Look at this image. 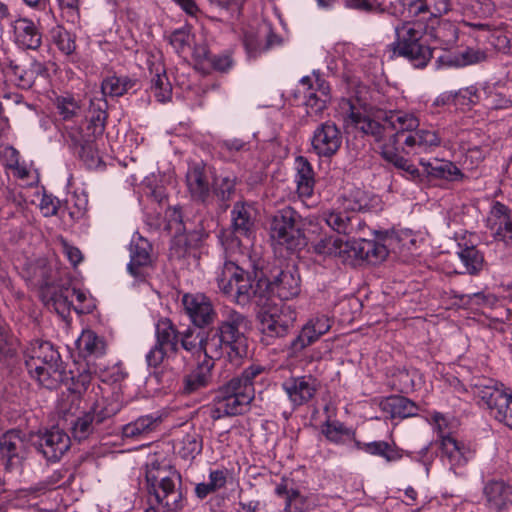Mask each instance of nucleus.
I'll list each match as a JSON object with an SVG mask.
<instances>
[{
  "label": "nucleus",
  "mask_w": 512,
  "mask_h": 512,
  "mask_svg": "<svg viewBox=\"0 0 512 512\" xmlns=\"http://www.w3.org/2000/svg\"><path fill=\"white\" fill-rule=\"evenodd\" d=\"M350 123L375 141L390 144L400 148V137L415 130L419 126L418 119L412 114L389 111L382 121H376L366 114L365 109L359 108L351 99L342 102Z\"/></svg>",
  "instance_id": "1"
},
{
  "label": "nucleus",
  "mask_w": 512,
  "mask_h": 512,
  "mask_svg": "<svg viewBox=\"0 0 512 512\" xmlns=\"http://www.w3.org/2000/svg\"><path fill=\"white\" fill-rule=\"evenodd\" d=\"M248 317L233 308H225L216 329L209 330L208 351L216 359L224 358L237 366L247 354Z\"/></svg>",
  "instance_id": "2"
},
{
  "label": "nucleus",
  "mask_w": 512,
  "mask_h": 512,
  "mask_svg": "<svg viewBox=\"0 0 512 512\" xmlns=\"http://www.w3.org/2000/svg\"><path fill=\"white\" fill-rule=\"evenodd\" d=\"M146 481L149 493L155 497V505L146 512H179L186 505L181 475L157 460L146 464Z\"/></svg>",
  "instance_id": "3"
},
{
  "label": "nucleus",
  "mask_w": 512,
  "mask_h": 512,
  "mask_svg": "<svg viewBox=\"0 0 512 512\" xmlns=\"http://www.w3.org/2000/svg\"><path fill=\"white\" fill-rule=\"evenodd\" d=\"M175 225V235L171 240L170 256L181 259L199 248L208 237V233L199 216H193L192 211L174 207L170 214V226Z\"/></svg>",
  "instance_id": "4"
},
{
  "label": "nucleus",
  "mask_w": 512,
  "mask_h": 512,
  "mask_svg": "<svg viewBox=\"0 0 512 512\" xmlns=\"http://www.w3.org/2000/svg\"><path fill=\"white\" fill-rule=\"evenodd\" d=\"M395 40L388 45L392 57L406 59L414 68L422 69L433 57L430 46L421 42L423 32L411 21L399 23L394 28Z\"/></svg>",
  "instance_id": "5"
},
{
  "label": "nucleus",
  "mask_w": 512,
  "mask_h": 512,
  "mask_svg": "<svg viewBox=\"0 0 512 512\" xmlns=\"http://www.w3.org/2000/svg\"><path fill=\"white\" fill-rule=\"evenodd\" d=\"M270 237L288 251L301 250L306 245L301 215L291 206L277 210L270 219Z\"/></svg>",
  "instance_id": "6"
},
{
  "label": "nucleus",
  "mask_w": 512,
  "mask_h": 512,
  "mask_svg": "<svg viewBox=\"0 0 512 512\" xmlns=\"http://www.w3.org/2000/svg\"><path fill=\"white\" fill-rule=\"evenodd\" d=\"M254 399L249 386L243 388L229 380L220 386L213 398L210 417L216 421L225 417L237 416L245 413Z\"/></svg>",
  "instance_id": "7"
},
{
  "label": "nucleus",
  "mask_w": 512,
  "mask_h": 512,
  "mask_svg": "<svg viewBox=\"0 0 512 512\" xmlns=\"http://www.w3.org/2000/svg\"><path fill=\"white\" fill-rule=\"evenodd\" d=\"M473 393L491 417L512 429V392L492 380H484L474 385Z\"/></svg>",
  "instance_id": "8"
},
{
  "label": "nucleus",
  "mask_w": 512,
  "mask_h": 512,
  "mask_svg": "<svg viewBox=\"0 0 512 512\" xmlns=\"http://www.w3.org/2000/svg\"><path fill=\"white\" fill-rule=\"evenodd\" d=\"M259 315L260 330L265 338L276 339L288 335L294 327L296 313L289 306L280 308L269 305Z\"/></svg>",
  "instance_id": "9"
},
{
  "label": "nucleus",
  "mask_w": 512,
  "mask_h": 512,
  "mask_svg": "<svg viewBox=\"0 0 512 512\" xmlns=\"http://www.w3.org/2000/svg\"><path fill=\"white\" fill-rule=\"evenodd\" d=\"M433 419L437 424L439 431H441L440 422L445 420L443 415L436 413L433 416ZM439 437L441 458L443 461H447L450 469L453 470L454 473H456L458 468L466 466L474 457L475 452L463 441L457 440L450 434L443 435L442 432H440Z\"/></svg>",
  "instance_id": "10"
},
{
  "label": "nucleus",
  "mask_w": 512,
  "mask_h": 512,
  "mask_svg": "<svg viewBox=\"0 0 512 512\" xmlns=\"http://www.w3.org/2000/svg\"><path fill=\"white\" fill-rule=\"evenodd\" d=\"M130 261L127 265L129 274L137 282H145L152 268V245L140 234L132 237L130 246Z\"/></svg>",
  "instance_id": "11"
},
{
  "label": "nucleus",
  "mask_w": 512,
  "mask_h": 512,
  "mask_svg": "<svg viewBox=\"0 0 512 512\" xmlns=\"http://www.w3.org/2000/svg\"><path fill=\"white\" fill-rule=\"evenodd\" d=\"M233 297L238 305L254 304L265 308L269 302V283L262 279L253 280L250 272L249 275H241Z\"/></svg>",
  "instance_id": "12"
},
{
  "label": "nucleus",
  "mask_w": 512,
  "mask_h": 512,
  "mask_svg": "<svg viewBox=\"0 0 512 512\" xmlns=\"http://www.w3.org/2000/svg\"><path fill=\"white\" fill-rule=\"evenodd\" d=\"M182 305L192 324L199 329L212 325L217 318L212 301L202 293L184 294Z\"/></svg>",
  "instance_id": "13"
},
{
  "label": "nucleus",
  "mask_w": 512,
  "mask_h": 512,
  "mask_svg": "<svg viewBox=\"0 0 512 512\" xmlns=\"http://www.w3.org/2000/svg\"><path fill=\"white\" fill-rule=\"evenodd\" d=\"M342 133L332 121L316 127L311 138L312 151L320 158H332L342 145Z\"/></svg>",
  "instance_id": "14"
},
{
  "label": "nucleus",
  "mask_w": 512,
  "mask_h": 512,
  "mask_svg": "<svg viewBox=\"0 0 512 512\" xmlns=\"http://www.w3.org/2000/svg\"><path fill=\"white\" fill-rule=\"evenodd\" d=\"M70 442L64 431L53 428L38 434L33 445L47 461L56 462L68 451Z\"/></svg>",
  "instance_id": "15"
},
{
  "label": "nucleus",
  "mask_w": 512,
  "mask_h": 512,
  "mask_svg": "<svg viewBox=\"0 0 512 512\" xmlns=\"http://www.w3.org/2000/svg\"><path fill=\"white\" fill-rule=\"evenodd\" d=\"M319 387V381L311 375L290 377L282 383V388L294 408L310 402Z\"/></svg>",
  "instance_id": "16"
},
{
  "label": "nucleus",
  "mask_w": 512,
  "mask_h": 512,
  "mask_svg": "<svg viewBox=\"0 0 512 512\" xmlns=\"http://www.w3.org/2000/svg\"><path fill=\"white\" fill-rule=\"evenodd\" d=\"M25 365L28 370H39L42 366L52 369L61 366L62 360L58 350L50 342L36 340L27 348Z\"/></svg>",
  "instance_id": "17"
},
{
  "label": "nucleus",
  "mask_w": 512,
  "mask_h": 512,
  "mask_svg": "<svg viewBox=\"0 0 512 512\" xmlns=\"http://www.w3.org/2000/svg\"><path fill=\"white\" fill-rule=\"evenodd\" d=\"M27 444L18 430H9L0 438L1 459L5 461L6 469L19 467L25 459Z\"/></svg>",
  "instance_id": "18"
},
{
  "label": "nucleus",
  "mask_w": 512,
  "mask_h": 512,
  "mask_svg": "<svg viewBox=\"0 0 512 512\" xmlns=\"http://www.w3.org/2000/svg\"><path fill=\"white\" fill-rule=\"evenodd\" d=\"M186 184L192 199L207 205L211 198L212 183L208 169L203 163H194L188 167Z\"/></svg>",
  "instance_id": "19"
},
{
  "label": "nucleus",
  "mask_w": 512,
  "mask_h": 512,
  "mask_svg": "<svg viewBox=\"0 0 512 512\" xmlns=\"http://www.w3.org/2000/svg\"><path fill=\"white\" fill-rule=\"evenodd\" d=\"M214 360L209 357L204 358L195 368L183 376L179 390L182 395L188 396L209 386L212 380Z\"/></svg>",
  "instance_id": "20"
},
{
  "label": "nucleus",
  "mask_w": 512,
  "mask_h": 512,
  "mask_svg": "<svg viewBox=\"0 0 512 512\" xmlns=\"http://www.w3.org/2000/svg\"><path fill=\"white\" fill-rule=\"evenodd\" d=\"M269 283V292L272 291L281 300H290L299 295L301 291L300 275L295 267L281 270Z\"/></svg>",
  "instance_id": "21"
},
{
  "label": "nucleus",
  "mask_w": 512,
  "mask_h": 512,
  "mask_svg": "<svg viewBox=\"0 0 512 512\" xmlns=\"http://www.w3.org/2000/svg\"><path fill=\"white\" fill-rule=\"evenodd\" d=\"M232 234L240 244V239L250 240L255 233V219L252 216V208L245 202L238 201L231 211Z\"/></svg>",
  "instance_id": "22"
},
{
  "label": "nucleus",
  "mask_w": 512,
  "mask_h": 512,
  "mask_svg": "<svg viewBox=\"0 0 512 512\" xmlns=\"http://www.w3.org/2000/svg\"><path fill=\"white\" fill-rule=\"evenodd\" d=\"M350 261L364 260L370 264H378L388 256L387 247L376 240H351Z\"/></svg>",
  "instance_id": "23"
},
{
  "label": "nucleus",
  "mask_w": 512,
  "mask_h": 512,
  "mask_svg": "<svg viewBox=\"0 0 512 512\" xmlns=\"http://www.w3.org/2000/svg\"><path fill=\"white\" fill-rule=\"evenodd\" d=\"M321 217L331 229L345 235L356 233L363 226L362 219L346 209L323 211Z\"/></svg>",
  "instance_id": "24"
},
{
  "label": "nucleus",
  "mask_w": 512,
  "mask_h": 512,
  "mask_svg": "<svg viewBox=\"0 0 512 512\" xmlns=\"http://www.w3.org/2000/svg\"><path fill=\"white\" fill-rule=\"evenodd\" d=\"M483 493L488 507L495 511L506 509L512 504V487L503 480L488 481Z\"/></svg>",
  "instance_id": "25"
},
{
  "label": "nucleus",
  "mask_w": 512,
  "mask_h": 512,
  "mask_svg": "<svg viewBox=\"0 0 512 512\" xmlns=\"http://www.w3.org/2000/svg\"><path fill=\"white\" fill-rule=\"evenodd\" d=\"M238 178L233 173L215 175L212 180V193L221 211H226L236 194Z\"/></svg>",
  "instance_id": "26"
},
{
  "label": "nucleus",
  "mask_w": 512,
  "mask_h": 512,
  "mask_svg": "<svg viewBox=\"0 0 512 512\" xmlns=\"http://www.w3.org/2000/svg\"><path fill=\"white\" fill-rule=\"evenodd\" d=\"M40 296L44 304L53 308L61 317L69 315L73 306L69 285H57L50 290H44Z\"/></svg>",
  "instance_id": "27"
},
{
  "label": "nucleus",
  "mask_w": 512,
  "mask_h": 512,
  "mask_svg": "<svg viewBox=\"0 0 512 512\" xmlns=\"http://www.w3.org/2000/svg\"><path fill=\"white\" fill-rule=\"evenodd\" d=\"M350 242L339 237L325 236L313 244V251L318 255L335 257L346 263L350 261Z\"/></svg>",
  "instance_id": "28"
},
{
  "label": "nucleus",
  "mask_w": 512,
  "mask_h": 512,
  "mask_svg": "<svg viewBox=\"0 0 512 512\" xmlns=\"http://www.w3.org/2000/svg\"><path fill=\"white\" fill-rule=\"evenodd\" d=\"M381 410L391 419L409 418L418 415L419 407L412 400L399 395H393L384 398L380 402Z\"/></svg>",
  "instance_id": "29"
},
{
  "label": "nucleus",
  "mask_w": 512,
  "mask_h": 512,
  "mask_svg": "<svg viewBox=\"0 0 512 512\" xmlns=\"http://www.w3.org/2000/svg\"><path fill=\"white\" fill-rule=\"evenodd\" d=\"M179 335V346L184 350L191 353L203 352L205 358L216 359L208 351V341L211 340L209 331H197V327L193 325L179 332Z\"/></svg>",
  "instance_id": "30"
},
{
  "label": "nucleus",
  "mask_w": 512,
  "mask_h": 512,
  "mask_svg": "<svg viewBox=\"0 0 512 512\" xmlns=\"http://www.w3.org/2000/svg\"><path fill=\"white\" fill-rule=\"evenodd\" d=\"M16 41L26 49H37L41 46L42 36L34 22L28 18H19L14 22Z\"/></svg>",
  "instance_id": "31"
},
{
  "label": "nucleus",
  "mask_w": 512,
  "mask_h": 512,
  "mask_svg": "<svg viewBox=\"0 0 512 512\" xmlns=\"http://www.w3.org/2000/svg\"><path fill=\"white\" fill-rule=\"evenodd\" d=\"M296 165L297 173L295 181L297 183V193L301 198H310L313 195L315 187L313 167L303 156L296 158Z\"/></svg>",
  "instance_id": "32"
},
{
  "label": "nucleus",
  "mask_w": 512,
  "mask_h": 512,
  "mask_svg": "<svg viewBox=\"0 0 512 512\" xmlns=\"http://www.w3.org/2000/svg\"><path fill=\"white\" fill-rule=\"evenodd\" d=\"M179 336V331L169 318H161L156 323L155 344L176 353L179 350Z\"/></svg>",
  "instance_id": "33"
},
{
  "label": "nucleus",
  "mask_w": 512,
  "mask_h": 512,
  "mask_svg": "<svg viewBox=\"0 0 512 512\" xmlns=\"http://www.w3.org/2000/svg\"><path fill=\"white\" fill-rule=\"evenodd\" d=\"M399 149L400 148L398 146L381 144L380 154L385 161L391 163L397 169L404 171L407 174L408 179L414 181L419 180V169L415 165L411 164L407 159L402 157L399 153Z\"/></svg>",
  "instance_id": "34"
},
{
  "label": "nucleus",
  "mask_w": 512,
  "mask_h": 512,
  "mask_svg": "<svg viewBox=\"0 0 512 512\" xmlns=\"http://www.w3.org/2000/svg\"><path fill=\"white\" fill-rule=\"evenodd\" d=\"M428 35L437 43L439 48L449 50L457 42L458 28L455 23L443 20L439 21L436 26L430 27Z\"/></svg>",
  "instance_id": "35"
},
{
  "label": "nucleus",
  "mask_w": 512,
  "mask_h": 512,
  "mask_svg": "<svg viewBox=\"0 0 512 512\" xmlns=\"http://www.w3.org/2000/svg\"><path fill=\"white\" fill-rule=\"evenodd\" d=\"M241 275H249V272L233 261L225 262L217 278L218 288L225 295L233 296Z\"/></svg>",
  "instance_id": "36"
},
{
  "label": "nucleus",
  "mask_w": 512,
  "mask_h": 512,
  "mask_svg": "<svg viewBox=\"0 0 512 512\" xmlns=\"http://www.w3.org/2000/svg\"><path fill=\"white\" fill-rule=\"evenodd\" d=\"M162 417L158 414H150L138 417L135 421L123 426L122 433L126 438H134L147 435L157 429Z\"/></svg>",
  "instance_id": "37"
},
{
  "label": "nucleus",
  "mask_w": 512,
  "mask_h": 512,
  "mask_svg": "<svg viewBox=\"0 0 512 512\" xmlns=\"http://www.w3.org/2000/svg\"><path fill=\"white\" fill-rule=\"evenodd\" d=\"M136 85L137 79L135 78L113 74L103 79L101 90L105 96L120 97L128 93Z\"/></svg>",
  "instance_id": "38"
},
{
  "label": "nucleus",
  "mask_w": 512,
  "mask_h": 512,
  "mask_svg": "<svg viewBox=\"0 0 512 512\" xmlns=\"http://www.w3.org/2000/svg\"><path fill=\"white\" fill-rule=\"evenodd\" d=\"M420 164L425 168L426 173L434 178L455 181L463 177L460 169L450 161L436 160L432 163L421 159Z\"/></svg>",
  "instance_id": "39"
},
{
  "label": "nucleus",
  "mask_w": 512,
  "mask_h": 512,
  "mask_svg": "<svg viewBox=\"0 0 512 512\" xmlns=\"http://www.w3.org/2000/svg\"><path fill=\"white\" fill-rule=\"evenodd\" d=\"M92 135L88 133L84 135L79 129L72 130L68 133L67 141L69 146L73 148L84 161L94 162V145Z\"/></svg>",
  "instance_id": "40"
},
{
  "label": "nucleus",
  "mask_w": 512,
  "mask_h": 512,
  "mask_svg": "<svg viewBox=\"0 0 512 512\" xmlns=\"http://www.w3.org/2000/svg\"><path fill=\"white\" fill-rule=\"evenodd\" d=\"M203 449L202 435L194 428H191L178 443V454L185 460H193Z\"/></svg>",
  "instance_id": "41"
},
{
  "label": "nucleus",
  "mask_w": 512,
  "mask_h": 512,
  "mask_svg": "<svg viewBox=\"0 0 512 512\" xmlns=\"http://www.w3.org/2000/svg\"><path fill=\"white\" fill-rule=\"evenodd\" d=\"M293 483L287 479L282 481L276 486L275 493L285 499V509L302 510L305 505V496L297 488H294Z\"/></svg>",
  "instance_id": "42"
},
{
  "label": "nucleus",
  "mask_w": 512,
  "mask_h": 512,
  "mask_svg": "<svg viewBox=\"0 0 512 512\" xmlns=\"http://www.w3.org/2000/svg\"><path fill=\"white\" fill-rule=\"evenodd\" d=\"M105 100L91 101L88 132L93 136H100L105 130L107 112Z\"/></svg>",
  "instance_id": "43"
},
{
  "label": "nucleus",
  "mask_w": 512,
  "mask_h": 512,
  "mask_svg": "<svg viewBox=\"0 0 512 512\" xmlns=\"http://www.w3.org/2000/svg\"><path fill=\"white\" fill-rule=\"evenodd\" d=\"M306 107L315 114L321 113L326 108V100L316 92L312 78L305 76L300 81Z\"/></svg>",
  "instance_id": "44"
},
{
  "label": "nucleus",
  "mask_w": 512,
  "mask_h": 512,
  "mask_svg": "<svg viewBox=\"0 0 512 512\" xmlns=\"http://www.w3.org/2000/svg\"><path fill=\"white\" fill-rule=\"evenodd\" d=\"M276 42H278V38L271 31L260 32L257 35L246 34L244 38L245 47L253 56L269 50Z\"/></svg>",
  "instance_id": "45"
},
{
  "label": "nucleus",
  "mask_w": 512,
  "mask_h": 512,
  "mask_svg": "<svg viewBox=\"0 0 512 512\" xmlns=\"http://www.w3.org/2000/svg\"><path fill=\"white\" fill-rule=\"evenodd\" d=\"M375 199L366 191L356 188L344 197L343 208L351 213L367 211L373 207Z\"/></svg>",
  "instance_id": "46"
},
{
  "label": "nucleus",
  "mask_w": 512,
  "mask_h": 512,
  "mask_svg": "<svg viewBox=\"0 0 512 512\" xmlns=\"http://www.w3.org/2000/svg\"><path fill=\"white\" fill-rule=\"evenodd\" d=\"M368 454L378 456L387 463L400 461L404 456V450L399 448L394 442L372 441L369 442Z\"/></svg>",
  "instance_id": "47"
},
{
  "label": "nucleus",
  "mask_w": 512,
  "mask_h": 512,
  "mask_svg": "<svg viewBox=\"0 0 512 512\" xmlns=\"http://www.w3.org/2000/svg\"><path fill=\"white\" fill-rule=\"evenodd\" d=\"M368 454L378 456L387 463L400 461L404 456V450L399 448L394 442L372 441L369 442Z\"/></svg>",
  "instance_id": "48"
},
{
  "label": "nucleus",
  "mask_w": 512,
  "mask_h": 512,
  "mask_svg": "<svg viewBox=\"0 0 512 512\" xmlns=\"http://www.w3.org/2000/svg\"><path fill=\"white\" fill-rule=\"evenodd\" d=\"M459 246L460 250L457 252V254L464 264L466 271L472 275L478 274L484 265L483 254L474 245L462 246L460 244Z\"/></svg>",
  "instance_id": "49"
},
{
  "label": "nucleus",
  "mask_w": 512,
  "mask_h": 512,
  "mask_svg": "<svg viewBox=\"0 0 512 512\" xmlns=\"http://www.w3.org/2000/svg\"><path fill=\"white\" fill-rule=\"evenodd\" d=\"M80 353L84 356H99L104 352V342L92 330H85L77 340Z\"/></svg>",
  "instance_id": "50"
},
{
  "label": "nucleus",
  "mask_w": 512,
  "mask_h": 512,
  "mask_svg": "<svg viewBox=\"0 0 512 512\" xmlns=\"http://www.w3.org/2000/svg\"><path fill=\"white\" fill-rule=\"evenodd\" d=\"M321 431L328 441L335 444H343L346 437L354 438V435H356L354 430L339 421H326L322 425Z\"/></svg>",
  "instance_id": "51"
},
{
  "label": "nucleus",
  "mask_w": 512,
  "mask_h": 512,
  "mask_svg": "<svg viewBox=\"0 0 512 512\" xmlns=\"http://www.w3.org/2000/svg\"><path fill=\"white\" fill-rule=\"evenodd\" d=\"M58 278L57 272L45 263L39 264L34 270V275H32V279L35 284L40 288V295H42L44 290H50L51 288L60 285L58 283Z\"/></svg>",
  "instance_id": "52"
},
{
  "label": "nucleus",
  "mask_w": 512,
  "mask_h": 512,
  "mask_svg": "<svg viewBox=\"0 0 512 512\" xmlns=\"http://www.w3.org/2000/svg\"><path fill=\"white\" fill-rule=\"evenodd\" d=\"M96 420L90 411L78 417L72 426V435L78 441L87 439L96 429Z\"/></svg>",
  "instance_id": "53"
},
{
  "label": "nucleus",
  "mask_w": 512,
  "mask_h": 512,
  "mask_svg": "<svg viewBox=\"0 0 512 512\" xmlns=\"http://www.w3.org/2000/svg\"><path fill=\"white\" fill-rule=\"evenodd\" d=\"M119 410V404L112 402L111 398H101L94 403L89 411L95 416L96 424H102L117 414Z\"/></svg>",
  "instance_id": "54"
},
{
  "label": "nucleus",
  "mask_w": 512,
  "mask_h": 512,
  "mask_svg": "<svg viewBox=\"0 0 512 512\" xmlns=\"http://www.w3.org/2000/svg\"><path fill=\"white\" fill-rule=\"evenodd\" d=\"M150 89L158 102L164 103L170 100L172 95V86L165 71L155 74L151 79Z\"/></svg>",
  "instance_id": "55"
},
{
  "label": "nucleus",
  "mask_w": 512,
  "mask_h": 512,
  "mask_svg": "<svg viewBox=\"0 0 512 512\" xmlns=\"http://www.w3.org/2000/svg\"><path fill=\"white\" fill-rule=\"evenodd\" d=\"M55 105L59 115L65 121L71 120L81 114V106L71 95L57 97Z\"/></svg>",
  "instance_id": "56"
},
{
  "label": "nucleus",
  "mask_w": 512,
  "mask_h": 512,
  "mask_svg": "<svg viewBox=\"0 0 512 512\" xmlns=\"http://www.w3.org/2000/svg\"><path fill=\"white\" fill-rule=\"evenodd\" d=\"M53 41L58 49L65 55H71L76 49L74 36L61 26L52 31Z\"/></svg>",
  "instance_id": "57"
},
{
  "label": "nucleus",
  "mask_w": 512,
  "mask_h": 512,
  "mask_svg": "<svg viewBox=\"0 0 512 512\" xmlns=\"http://www.w3.org/2000/svg\"><path fill=\"white\" fill-rule=\"evenodd\" d=\"M28 372L39 382L40 385L51 389L58 381L55 376L58 375L59 378L61 377L62 365L55 368L53 367L52 369H48V366H42L39 370H28Z\"/></svg>",
  "instance_id": "58"
},
{
  "label": "nucleus",
  "mask_w": 512,
  "mask_h": 512,
  "mask_svg": "<svg viewBox=\"0 0 512 512\" xmlns=\"http://www.w3.org/2000/svg\"><path fill=\"white\" fill-rule=\"evenodd\" d=\"M485 58V52L479 49L467 48L459 54L455 55L450 63L455 66H467L479 63L485 60Z\"/></svg>",
  "instance_id": "59"
},
{
  "label": "nucleus",
  "mask_w": 512,
  "mask_h": 512,
  "mask_svg": "<svg viewBox=\"0 0 512 512\" xmlns=\"http://www.w3.org/2000/svg\"><path fill=\"white\" fill-rule=\"evenodd\" d=\"M490 213L492 218L489 219L488 227L491 231L498 227L499 223L503 224L512 220L511 209L499 201L493 204Z\"/></svg>",
  "instance_id": "60"
},
{
  "label": "nucleus",
  "mask_w": 512,
  "mask_h": 512,
  "mask_svg": "<svg viewBox=\"0 0 512 512\" xmlns=\"http://www.w3.org/2000/svg\"><path fill=\"white\" fill-rule=\"evenodd\" d=\"M263 372V367L260 365H251L244 369L240 376L233 377L231 379L239 387L243 388L249 386L255 395L254 379Z\"/></svg>",
  "instance_id": "61"
},
{
  "label": "nucleus",
  "mask_w": 512,
  "mask_h": 512,
  "mask_svg": "<svg viewBox=\"0 0 512 512\" xmlns=\"http://www.w3.org/2000/svg\"><path fill=\"white\" fill-rule=\"evenodd\" d=\"M24 74V86H33L37 78L46 79L49 76L46 65L39 61H32Z\"/></svg>",
  "instance_id": "62"
},
{
  "label": "nucleus",
  "mask_w": 512,
  "mask_h": 512,
  "mask_svg": "<svg viewBox=\"0 0 512 512\" xmlns=\"http://www.w3.org/2000/svg\"><path fill=\"white\" fill-rule=\"evenodd\" d=\"M417 143L418 149L427 150L430 147H437L440 145V137L435 131L431 130H417Z\"/></svg>",
  "instance_id": "63"
},
{
  "label": "nucleus",
  "mask_w": 512,
  "mask_h": 512,
  "mask_svg": "<svg viewBox=\"0 0 512 512\" xmlns=\"http://www.w3.org/2000/svg\"><path fill=\"white\" fill-rule=\"evenodd\" d=\"M495 241L503 243L507 248H512V220L506 223H499L498 227L492 231Z\"/></svg>",
  "instance_id": "64"
}]
</instances>
